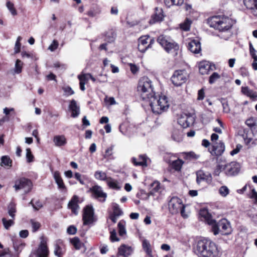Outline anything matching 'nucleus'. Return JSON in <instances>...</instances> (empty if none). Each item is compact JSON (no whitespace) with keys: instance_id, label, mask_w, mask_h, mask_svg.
Returning a JSON list of instances; mask_svg holds the SVG:
<instances>
[{"instance_id":"393cba45","label":"nucleus","mask_w":257,"mask_h":257,"mask_svg":"<svg viewBox=\"0 0 257 257\" xmlns=\"http://www.w3.org/2000/svg\"><path fill=\"white\" fill-rule=\"evenodd\" d=\"M53 176L55 182L58 185V188L62 190L65 189L66 187L62 178L60 176V173L58 171L54 172Z\"/></svg>"},{"instance_id":"423d86ee","label":"nucleus","mask_w":257,"mask_h":257,"mask_svg":"<svg viewBox=\"0 0 257 257\" xmlns=\"http://www.w3.org/2000/svg\"><path fill=\"white\" fill-rule=\"evenodd\" d=\"M169 209L172 214H176L180 211L181 215L184 216L185 206L182 203V201L178 197L171 198L168 203Z\"/></svg>"},{"instance_id":"e433bc0d","label":"nucleus","mask_w":257,"mask_h":257,"mask_svg":"<svg viewBox=\"0 0 257 257\" xmlns=\"http://www.w3.org/2000/svg\"><path fill=\"white\" fill-rule=\"evenodd\" d=\"M23 63L20 60L17 59L16 61L14 72L16 74H20L22 71Z\"/></svg>"},{"instance_id":"c756f323","label":"nucleus","mask_w":257,"mask_h":257,"mask_svg":"<svg viewBox=\"0 0 257 257\" xmlns=\"http://www.w3.org/2000/svg\"><path fill=\"white\" fill-rule=\"evenodd\" d=\"M150 191L148 193L149 195H154V193L157 192L160 189V183L157 181H155L151 183L150 188Z\"/></svg>"},{"instance_id":"37998d69","label":"nucleus","mask_w":257,"mask_h":257,"mask_svg":"<svg viewBox=\"0 0 257 257\" xmlns=\"http://www.w3.org/2000/svg\"><path fill=\"white\" fill-rule=\"evenodd\" d=\"M12 163V160L7 156H3L1 158V166H11Z\"/></svg>"},{"instance_id":"e2e57ef3","label":"nucleus","mask_w":257,"mask_h":257,"mask_svg":"<svg viewBox=\"0 0 257 257\" xmlns=\"http://www.w3.org/2000/svg\"><path fill=\"white\" fill-rule=\"evenodd\" d=\"M76 228L73 225L69 226L67 229V232L69 234H74L76 233Z\"/></svg>"},{"instance_id":"2f4dec72","label":"nucleus","mask_w":257,"mask_h":257,"mask_svg":"<svg viewBox=\"0 0 257 257\" xmlns=\"http://www.w3.org/2000/svg\"><path fill=\"white\" fill-rule=\"evenodd\" d=\"M184 162L179 159L177 160H173L171 164V166L176 171H180L182 168V166Z\"/></svg>"},{"instance_id":"6e6552de","label":"nucleus","mask_w":257,"mask_h":257,"mask_svg":"<svg viewBox=\"0 0 257 257\" xmlns=\"http://www.w3.org/2000/svg\"><path fill=\"white\" fill-rule=\"evenodd\" d=\"M32 187L31 181L25 178H21L15 182L14 187L16 191L20 189H23L25 193L29 192Z\"/></svg>"},{"instance_id":"a211bd4d","label":"nucleus","mask_w":257,"mask_h":257,"mask_svg":"<svg viewBox=\"0 0 257 257\" xmlns=\"http://www.w3.org/2000/svg\"><path fill=\"white\" fill-rule=\"evenodd\" d=\"M78 202V197L77 195H74L72 197L71 199L69 202L68 204V208L71 209V211L75 215H77L78 214V211L79 209Z\"/></svg>"},{"instance_id":"b1692460","label":"nucleus","mask_w":257,"mask_h":257,"mask_svg":"<svg viewBox=\"0 0 257 257\" xmlns=\"http://www.w3.org/2000/svg\"><path fill=\"white\" fill-rule=\"evenodd\" d=\"M149 38L150 36L147 35L142 36L139 39L138 49L140 52L144 53L148 49L147 44Z\"/></svg>"},{"instance_id":"a19ab883","label":"nucleus","mask_w":257,"mask_h":257,"mask_svg":"<svg viewBox=\"0 0 257 257\" xmlns=\"http://www.w3.org/2000/svg\"><path fill=\"white\" fill-rule=\"evenodd\" d=\"M78 79L79 80V83H83L84 84H86L87 83L89 80V75L88 73H83L82 72L80 74L78 75Z\"/></svg>"},{"instance_id":"ea45409f","label":"nucleus","mask_w":257,"mask_h":257,"mask_svg":"<svg viewBox=\"0 0 257 257\" xmlns=\"http://www.w3.org/2000/svg\"><path fill=\"white\" fill-rule=\"evenodd\" d=\"M200 215L204 218L206 220L207 223H208V221L210 219H213L211 218V215L208 213V210L206 209H202L200 210L199 212Z\"/></svg>"},{"instance_id":"603ef678","label":"nucleus","mask_w":257,"mask_h":257,"mask_svg":"<svg viewBox=\"0 0 257 257\" xmlns=\"http://www.w3.org/2000/svg\"><path fill=\"white\" fill-rule=\"evenodd\" d=\"M219 192L221 196L225 197L229 193V189L226 186H223L220 188Z\"/></svg>"},{"instance_id":"c03bdc74","label":"nucleus","mask_w":257,"mask_h":257,"mask_svg":"<svg viewBox=\"0 0 257 257\" xmlns=\"http://www.w3.org/2000/svg\"><path fill=\"white\" fill-rule=\"evenodd\" d=\"M128 121L126 120L119 125V130L123 135H127L128 133Z\"/></svg>"},{"instance_id":"0e129e2a","label":"nucleus","mask_w":257,"mask_h":257,"mask_svg":"<svg viewBox=\"0 0 257 257\" xmlns=\"http://www.w3.org/2000/svg\"><path fill=\"white\" fill-rule=\"evenodd\" d=\"M241 148H242V146L241 145H240V144L237 145L236 146V148L234 149L232 151H231L230 153V154L231 156H233V155L237 154L239 152V151Z\"/></svg>"},{"instance_id":"473e14b6","label":"nucleus","mask_w":257,"mask_h":257,"mask_svg":"<svg viewBox=\"0 0 257 257\" xmlns=\"http://www.w3.org/2000/svg\"><path fill=\"white\" fill-rule=\"evenodd\" d=\"M241 92L244 94H245L251 98H254L257 97V94L256 93L254 92L252 90L249 89L248 87L247 86L242 87Z\"/></svg>"},{"instance_id":"a878e982","label":"nucleus","mask_w":257,"mask_h":257,"mask_svg":"<svg viewBox=\"0 0 257 257\" xmlns=\"http://www.w3.org/2000/svg\"><path fill=\"white\" fill-rule=\"evenodd\" d=\"M53 142L55 145L57 147L63 146L67 143L66 139L64 135L55 136Z\"/></svg>"},{"instance_id":"4c0bfd02","label":"nucleus","mask_w":257,"mask_h":257,"mask_svg":"<svg viewBox=\"0 0 257 257\" xmlns=\"http://www.w3.org/2000/svg\"><path fill=\"white\" fill-rule=\"evenodd\" d=\"M184 158L186 160H197L199 158V155H196L193 152L184 153Z\"/></svg>"},{"instance_id":"09e8293b","label":"nucleus","mask_w":257,"mask_h":257,"mask_svg":"<svg viewBox=\"0 0 257 257\" xmlns=\"http://www.w3.org/2000/svg\"><path fill=\"white\" fill-rule=\"evenodd\" d=\"M2 222L4 227L6 229H9V228L14 224V221L13 220H7L5 218L2 219Z\"/></svg>"},{"instance_id":"f3484780","label":"nucleus","mask_w":257,"mask_h":257,"mask_svg":"<svg viewBox=\"0 0 257 257\" xmlns=\"http://www.w3.org/2000/svg\"><path fill=\"white\" fill-rule=\"evenodd\" d=\"M225 150V145L223 142L219 141L218 143H216L212 146V149L210 153L213 155L216 156H221Z\"/></svg>"},{"instance_id":"79ce46f5","label":"nucleus","mask_w":257,"mask_h":257,"mask_svg":"<svg viewBox=\"0 0 257 257\" xmlns=\"http://www.w3.org/2000/svg\"><path fill=\"white\" fill-rule=\"evenodd\" d=\"M6 7L13 16H16L17 15V11L14 7L13 3L10 1H7L6 3Z\"/></svg>"},{"instance_id":"412c9836","label":"nucleus","mask_w":257,"mask_h":257,"mask_svg":"<svg viewBox=\"0 0 257 257\" xmlns=\"http://www.w3.org/2000/svg\"><path fill=\"white\" fill-rule=\"evenodd\" d=\"M49 253L48 248L45 242L41 241L36 253V257H47Z\"/></svg>"},{"instance_id":"69168bd1","label":"nucleus","mask_w":257,"mask_h":257,"mask_svg":"<svg viewBox=\"0 0 257 257\" xmlns=\"http://www.w3.org/2000/svg\"><path fill=\"white\" fill-rule=\"evenodd\" d=\"M15 109L14 108H8L5 107L3 109V112L5 114L6 116H9L11 112L14 111Z\"/></svg>"},{"instance_id":"7ed1b4c3","label":"nucleus","mask_w":257,"mask_h":257,"mask_svg":"<svg viewBox=\"0 0 257 257\" xmlns=\"http://www.w3.org/2000/svg\"><path fill=\"white\" fill-rule=\"evenodd\" d=\"M194 252L199 257H215L218 253L216 244L208 238L198 240L194 248Z\"/></svg>"},{"instance_id":"5701e85b","label":"nucleus","mask_w":257,"mask_h":257,"mask_svg":"<svg viewBox=\"0 0 257 257\" xmlns=\"http://www.w3.org/2000/svg\"><path fill=\"white\" fill-rule=\"evenodd\" d=\"M68 108L71 111L72 117H76L80 114V107L75 100L72 99L70 101Z\"/></svg>"},{"instance_id":"9d476101","label":"nucleus","mask_w":257,"mask_h":257,"mask_svg":"<svg viewBox=\"0 0 257 257\" xmlns=\"http://www.w3.org/2000/svg\"><path fill=\"white\" fill-rule=\"evenodd\" d=\"M240 169V165L236 162H231L223 167L225 174L228 176H234L238 174Z\"/></svg>"},{"instance_id":"0eeeda50","label":"nucleus","mask_w":257,"mask_h":257,"mask_svg":"<svg viewBox=\"0 0 257 257\" xmlns=\"http://www.w3.org/2000/svg\"><path fill=\"white\" fill-rule=\"evenodd\" d=\"M178 123L183 128H187L192 125L195 121L194 114L191 113H182L178 118Z\"/></svg>"},{"instance_id":"1a4fd4ad","label":"nucleus","mask_w":257,"mask_h":257,"mask_svg":"<svg viewBox=\"0 0 257 257\" xmlns=\"http://www.w3.org/2000/svg\"><path fill=\"white\" fill-rule=\"evenodd\" d=\"M186 79L184 72L182 70L175 71L171 78L172 83L176 86H181L185 82Z\"/></svg>"},{"instance_id":"f03ea898","label":"nucleus","mask_w":257,"mask_h":257,"mask_svg":"<svg viewBox=\"0 0 257 257\" xmlns=\"http://www.w3.org/2000/svg\"><path fill=\"white\" fill-rule=\"evenodd\" d=\"M207 23L209 26L221 32H225L226 35L225 37H221L225 40H227L232 35L231 32L233 26L232 20L227 17L215 16L208 19Z\"/></svg>"},{"instance_id":"58836bf2","label":"nucleus","mask_w":257,"mask_h":257,"mask_svg":"<svg viewBox=\"0 0 257 257\" xmlns=\"http://www.w3.org/2000/svg\"><path fill=\"white\" fill-rule=\"evenodd\" d=\"M118 228L119 235L120 236H123L126 233V229L124 227V222L122 221H120L117 224Z\"/></svg>"},{"instance_id":"f8f14e48","label":"nucleus","mask_w":257,"mask_h":257,"mask_svg":"<svg viewBox=\"0 0 257 257\" xmlns=\"http://www.w3.org/2000/svg\"><path fill=\"white\" fill-rule=\"evenodd\" d=\"M89 191L92 193L93 196L100 201L104 202L105 201L107 194L103 191L100 186L94 185L90 188Z\"/></svg>"},{"instance_id":"7c9ffc66","label":"nucleus","mask_w":257,"mask_h":257,"mask_svg":"<svg viewBox=\"0 0 257 257\" xmlns=\"http://www.w3.org/2000/svg\"><path fill=\"white\" fill-rule=\"evenodd\" d=\"M245 123L252 132L254 131L256 125V119L254 117H250L246 120Z\"/></svg>"},{"instance_id":"6e6d98bb","label":"nucleus","mask_w":257,"mask_h":257,"mask_svg":"<svg viewBox=\"0 0 257 257\" xmlns=\"http://www.w3.org/2000/svg\"><path fill=\"white\" fill-rule=\"evenodd\" d=\"M31 223L32 226L33 232L37 231L41 226L40 223L39 222L35 221L34 220H31Z\"/></svg>"},{"instance_id":"6ab92c4d","label":"nucleus","mask_w":257,"mask_h":257,"mask_svg":"<svg viewBox=\"0 0 257 257\" xmlns=\"http://www.w3.org/2000/svg\"><path fill=\"white\" fill-rule=\"evenodd\" d=\"M54 254L57 257H62L65 252L64 245L60 239L56 241L54 245Z\"/></svg>"},{"instance_id":"c9c22d12","label":"nucleus","mask_w":257,"mask_h":257,"mask_svg":"<svg viewBox=\"0 0 257 257\" xmlns=\"http://www.w3.org/2000/svg\"><path fill=\"white\" fill-rule=\"evenodd\" d=\"M192 21L188 18H186L184 22L180 24V28L184 31H187L190 30Z\"/></svg>"},{"instance_id":"5fc2aeb1","label":"nucleus","mask_w":257,"mask_h":257,"mask_svg":"<svg viewBox=\"0 0 257 257\" xmlns=\"http://www.w3.org/2000/svg\"><path fill=\"white\" fill-rule=\"evenodd\" d=\"M110 239L111 241L114 242V241H118L119 240V239L118 237H117L116 235V232L115 230L113 229L110 232Z\"/></svg>"},{"instance_id":"ddd939ff","label":"nucleus","mask_w":257,"mask_h":257,"mask_svg":"<svg viewBox=\"0 0 257 257\" xmlns=\"http://www.w3.org/2000/svg\"><path fill=\"white\" fill-rule=\"evenodd\" d=\"M212 181V175L209 172H205L201 170L196 172V182L198 184H200L202 182L210 184Z\"/></svg>"},{"instance_id":"49530a36","label":"nucleus","mask_w":257,"mask_h":257,"mask_svg":"<svg viewBox=\"0 0 257 257\" xmlns=\"http://www.w3.org/2000/svg\"><path fill=\"white\" fill-rule=\"evenodd\" d=\"M71 243L76 249H79L81 247V243L77 237H74L71 239Z\"/></svg>"},{"instance_id":"2eb2a0df","label":"nucleus","mask_w":257,"mask_h":257,"mask_svg":"<svg viewBox=\"0 0 257 257\" xmlns=\"http://www.w3.org/2000/svg\"><path fill=\"white\" fill-rule=\"evenodd\" d=\"M164 15L162 8H156L155 13L152 15L149 22L150 24H154L157 22H160L163 20Z\"/></svg>"},{"instance_id":"052dcab7","label":"nucleus","mask_w":257,"mask_h":257,"mask_svg":"<svg viewBox=\"0 0 257 257\" xmlns=\"http://www.w3.org/2000/svg\"><path fill=\"white\" fill-rule=\"evenodd\" d=\"M224 166L220 165H218L214 170L213 174L215 176H219L222 170H224L223 167Z\"/></svg>"},{"instance_id":"4468645a","label":"nucleus","mask_w":257,"mask_h":257,"mask_svg":"<svg viewBox=\"0 0 257 257\" xmlns=\"http://www.w3.org/2000/svg\"><path fill=\"white\" fill-rule=\"evenodd\" d=\"M187 47L189 50L194 54H198L201 50V43L198 39L191 40L188 43Z\"/></svg>"},{"instance_id":"aec40b11","label":"nucleus","mask_w":257,"mask_h":257,"mask_svg":"<svg viewBox=\"0 0 257 257\" xmlns=\"http://www.w3.org/2000/svg\"><path fill=\"white\" fill-rule=\"evenodd\" d=\"M243 4L253 16L257 17V0H243Z\"/></svg>"},{"instance_id":"3c124183","label":"nucleus","mask_w":257,"mask_h":257,"mask_svg":"<svg viewBox=\"0 0 257 257\" xmlns=\"http://www.w3.org/2000/svg\"><path fill=\"white\" fill-rule=\"evenodd\" d=\"M210 68V66L207 65L206 66L201 64L199 66V72L202 74L204 75L207 74L208 70Z\"/></svg>"},{"instance_id":"a18cd8bd","label":"nucleus","mask_w":257,"mask_h":257,"mask_svg":"<svg viewBox=\"0 0 257 257\" xmlns=\"http://www.w3.org/2000/svg\"><path fill=\"white\" fill-rule=\"evenodd\" d=\"M16 212V206L15 203L11 202L8 206V213L10 216L14 218Z\"/></svg>"},{"instance_id":"20e7f679","label":"nucleus","mask_w":257,"mask_h":257,"mask_svg":"<svg viewBox=\"0 0 257 257\" xmlns=\"http://www.w3.org/2000/svg\"><path fill=\"white\" fill-rule=\"evenodd\" d=\"M208 224L211 226V230L216 235L220 233L222 235H228L231 232V228L229 222L223 218L216 222L214 219L208 221Z\"/></svg>"},{"instance_id":"bf43d9fd","label":"nucleus","mask_w":257,"mask_h":257,"mask_svg":"<svg viewBox=\"0 0 257 257\" xmlns=\"http://www.w3.org/2000/svg\"><path fill=\"white\" fill-rule=\"evenodd\" d=\"M58 46V42L57 41L54 40L53 41L52 44L49 46L48 49L51 51H54Z\"/></svg>"},{"instance_id":"bb28decb","label":"nucleus","mask_w":257,"mask_h":257,"mask_svg":"<svg viewBox=\"0 0 257 257\" xmlns=\"http://www.w3.org/2000/svg\"><path fill=\"white\" fill-rule=\"evenodd\" d=\"M142 246L144 250L149 257H153L152 250L149 241L146 239L143 240Z\"/></svg>"},{"instance_id":"9b49d317","label":"nucleus","mask_w":257,"mask_h":257,"mask_svg":"<svg viewBox=\"0 0 257 257\" xmlns=\"http://www.w3.org/2000/svg\"><path fill=\"white\" fill-rule=\"evenodd\" d=\"M94 211L92 207L87 206L83 209V220L84 225L91 224L94 221Z\"/></svg>"},{"instance_id":"f257e3e1","label":"nucleus","mask_w":257,"mask_h":257,"mask_svg":"<svg viewBox=\"0 0 257 257\" xmlns=\"http://www.w3.org/2000/svg\"><path fill=\"white\" fill-rule=\"evenodd\" d=\"M137 91L142 99L149 103L153 113L161 114L168 109L167 97L165 95H156L152 82L148 77H143L140 79Z\"/></svg>"},{"instance_id":"774afa93","label":"nucleus","mask_w":257,"mask_h":257,"mask_svg":"<svg viewBox=\"0 0 257 257\" xmlns=\"http://www.w3.org/2000/svg\"><path fill=\"white\" fill-rule=\"evenodd\" d=\"M252 199H254V202L257 204V192L254 189L251 190V197Z\"/></svg>"},{"instance_id":"cd10ccee","label":"nucleus","mask_w":257,"mask_h":257,"mask_svg":"<svg viewBox=\"0 0 257 257\" xmlns=\"http://www.w3.org/2000/svg\"><path fill=\"white\" fill-rule=\"evenodd\" d=\"M106 182L108 187L111 189L119 190L121 188L119 183L116 180L111 177H108Z\"/></svg>"},{"instance_id":"680f3d73","label":"nucleus","mask_w":257,"mask_h":257,"mask_svg":"<svg viewBox=\"0 0 257 257\" xmlns=\"http://www.w3.org/2000/svg\"><path fill=\"white\" fill-rule=\"evenodd\" d=\"M104 101L110 105L115 104L116 103L114 98L112 97H106L104 98Z\"/></svg>"},{"instance_id":"4d7b16f0","label":"nucleus","mask_w":257,"mask_h":257,"mask_svg":"<svg viewBox=\"0 0 257 257\" xmlns=\"http://www.w3.org/2000/svg\"><path fill=\"white\" fill-rule=\"evenodd\" d=\"M63 90L64 91V94L67 96L71 95L74 93V91L69 86L63 87Z\"/></svg>"},{"instance_id":"72a5a7b5","label":"nucleus","mask_w":257,"mask_h":257,"mask_svg":"<svg viewBox=\"0 0 257 257\" xmlns=\"http://www.w3.org/2000/svg\"><path fill=\"white\" fill-rule=\"evenodd\" d=\"M94 177L96 179L105 181L106 182L108 178L105 173L100 171H97L95 172Z\"/></svg>"},{"instance_id":"de8ad7c7","label":"nucleus","mask_w":257,"mask_h":257,"mask_svg":"<svg viewBox=\"0 0 257 257\" xmlns=\"http://www.w3.org/2000/svg\"><path fill=\"white\" fill-rule=\"evenodd\" d=\"M220 78V76L217 72H213L209 77V82L210 84L215 83L218 79Z\"/></svg>"},{"instance_id":"4be33fe9","label":"nucleus","mask_w":257,"mask_h":257,"mask_svg":"<svg viewBox=\"0 0 257 257\" xmlns=\"http://www.w3.org/2000/svg\"><path fill=\"white\" fill-rule=\"evenodd\" d=\"M149 158L145 155H141L138 158H133L132 162L135 166H141L143 167L148 166Z\"/></svg>"},{"instance_id":"338daca9","label":"nucleus","mask_w":257,"mask_h":257,"mask_svg":"<svg viewBox=\"0 0 257 257\" xmlns=\"http://www.w3.org/2000/svg\"><path fill=\"white\" fill-rule=\"evenodd\" d=\"M75 178L80 182L82 185L84 184V181L81 179V175L79 173H75L74 175Z\"/></svg>"},{"instance_id":"dca6fc26","label":"nucleus","mask_w":257,"mask_h":257,"mask_svg":"<svg viewBox=\"0 0 257 257\" xmlns=\"http://www.w3.org/2000/svg\"><path fill=\"white\" fill-rule=\"evenodd\" d=\"M112 208L113 211L110 214L109 218L113 223H115L118 218L122 214V211L116 203H112Z\"/></svg>"},{"instance_id":"13d9d810","label":"nucleus","mask_w":257,"mask_h":257,"mask_svg":"<svg viewBox=\"0 0 257 257\" xmlns=\"http://www.w3.org/2000/svg\"><path fill=\"white\" fill-rule=\"evenodd\" d=\"M172 158H176V157L171 154H167L164 157V160L166 162L171 165L172 161L173 160H172Z\"/></svg>"},{"instance_id":"39448f33","label":"nucleus","mask_w":257,"mask_h":257,"mask_svg":"<svg viewBox=\"0 0 257 257\" xmlns=\"http://www.w3.org/2000/svg\"><path fill=\"white\" fill-rule=\"evenodd\" d=\"M157 42L164 48L168 53L175 52L179 49L178 44L172 40L164 35L158 37Z\"/></svg>"},{"instance_id":"8fccbe9b","label":"nucleus","mask_w":257,"mask_h":257,"mask_svg":"<svg viewBox=\"0 0 257 257\" xmlns=\"http://www.w3.org/2000/svg\"><path fill=\"white\" fill-rule=\"evenodd\" d=\"M26 159L28 163H31L34 161V156L32 154L30 148L26 149Z\"/></svg>"},{"instance_id":"f704fd0d","label":"nucleus","mask_w":257,"mask_h":257,"mask_svg":"<svg viewBox=\"0 0 257 257\" xmlns=\"http://www.w3.org/2000/svg\"><path fill=\"white\" fill-rule=\"evenodd\" d=\"M114 149V145H111L108 147L105 152L104 158L107 159H113L114 157L112 156L113 150Z\"/></svg>"},{"instance_id":"c85d7f7f","label":"nucleus","mask_w":257,"mask_h":257,"mask_svg":"<svg viewBox=\"0 0 257 257\" xmlns=\"http://www.w3.org/2000/svg\"><path fill=\"white\" fill-rule=\"evenodd\" d=\"M117 255L119 257H128V247L125 244L120 245L118 249Z\"/></svg>"},{"instance_id":"864d4df0","label":"nucleus","mask_w":257,"mask_h":257,"mask_svg":"<svg viewBox=\"0 0 257 257\" xmlns=\"http://www.w3.org/2000/svg\"><path fill=\"white\" fill-rule=\"evenodd\" d=\"M130 70L133 74L136 75L138 74L140 70V67L138 66L133 63H130Z\"/></svg>"}]
</instances>
